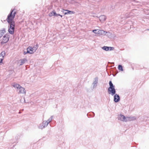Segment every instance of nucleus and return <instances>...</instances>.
<instances>
[{"mask_svg": "<svg viewBox=\"0 0 149 149\" xmlns=\"http://www.w3.org/2000/svg\"><path fill=\"white\" fill-rule=\"evenodd\" d=\"M118 119L124 122H126V117L121 114L119 115L118 116Z\"/></svg>", "mask_w": 149, "mask_h": 149, "instance_id": "obj_4", "label": "nucleus"}, {"mask_svg": "<svg viewBox=\"0 0 149 149\" xmlns=\"http://www.w3.org/2000/svg\"><path fill=\"white\" fill-rule=\"evenodd\" d=\"M107 35L108 36V37L109 38H111L112 37V33H111L110 32H107Z\"/></svg>", "mask_w": 149, "mask_h": 149, "instance_id": "obj_18", "label": "nucleus"}, {"mask_svg": "<svg viewBox=\"0 0 149 149\" xmlns=\"http://www.w3.org/2000/svg\"><path fill=\"white\" fill-rule=\"evenodd\" d=\"M98 81V78L97 77H95L94 79L93 83V88H95L97 87Z\"/></svg>", "mask_w": 149, "mask_h": 149, "instance_id": "obj_9", "label": "nucleus"}, {"mask_svg": "<svg viewBox=\"0 0 149 149\" xmlns=\"http://www.w3.org/2000/svg\"><path fill=\"white\" fill-rule=\"evenodd\" d=\"M109 87L108 88V93L112 96L114 95V101L116 102H118L120 100V98L118 95L116 94V91L115 86L113 85L111 81H109Z\"/></svg>", "mask_w": 149, "mask_h": 149, "instance_id": "obj_2", "label": "nucleus"}, {"mask_svg": "<svg viewBox=\"0 0 149 149\" xmlns=\"http://www.w3.org/2000/svg\"><path fill=\"white\" fill-rule=\"evenodd\" d=\"M148 30H149V29Z\"/></svg>", "mask_w": 149, "mask_h": 149, "instance_id": "obj_27", "label": "nucleus"}, {"mask_svg": "<svg viewBox=\"0 0 149 149\" xmlns=\"http://www.w3.org/2000/svg\"><path fill=\"white\" fill-rule=\"evenodd\" d=\"M12 86L17 90L19 93H25L24 88L18 84L14 83L13 84Z\"/></svg>", "mask_w": 149, "mask_h": 149, "instance_id": "obj_3", "label": "nucleus"}, {"mask_svg": "<svg viewBox=\"0 0 149 149\" xmlns=\"http://www.w3.org/2000/svg\"><path fill=\"white\" fill-rule=\"evenodd\" d=\"M118 69H119V70H121L122 71H123V70L122 66L121 65H119L118 66Z\"/></svg>", "mask_w": 149, "mask_h": 149, "instance_id": "obj_20", "label": "nucleus"}, {"mask_svg": "<svg viewBox=\"0 0 149 149\" xmlns=\"http://www.w3.org/2000/svg\"><path fill=\"white\" fill-rule=\"evenodd\" d=\"M5 55V51L2 52L0 54V63H2V61Z\"/></svg>", "mask_w": 149, "mask_h": 149, "instance_id": "obj_10", "label": "nucleus"}, {"mask_svg": "<svg viewBox=\"0 0 149 149\" xmlns=\"http://www.w3.org/2000/svg\"><path fill=\"white\" fill-rule=\"evenodd\" d=\"M99 29H95L92 31L95 34H98Z\"/></svg>", "mask_w": 149, "mask_h": 149, "instance_id": "obj_21", "label": "nucleus"}, {"mask_svg": "<svg viewBox=\"0 0 149 149\" xmlns=\"http://www.w3.org/2000/svg\"><path fill=\"white\" fill-rule=\"evenodd\" d=\"M20 63L19 65H21L26 62L27 61V60L26 58H23L20 60Z\"/></svg>", "mask_w": 149, "mask_h": 149, "instance_id": "obj_15", "label": "nucleus"}, {"mask_svg": "<svg viewBox=\"0 0 149 149\" xmlns=\"http://www.w3.org/2000/svg\"><path fill=\"white\" fill-rule=\"evenodd\" d=\"M99 19L101 22L105 21L106 19V16L104 15H101L99 17Z\"/></svg>", "mask_w": 149, "mask_h": 149, "instance_id": "obj_14", "label": "nucleus"}, {"mask_svg": "<svg viewBox=\"0 0 149 149\" xmlns=\"http://www.w3.org/2000/svg\"><path fill=\"white\" fill-rule=\"evenodd\" d=\"M102 49L106 51H108L109 50V47L104 46L102 47Z\"/></svg>", "mask_w": 149, "mask_h": 149, "instance_id": "obj_17", "label": "nucleus"}, {"mask_svg": "<svg viewBox=\"0 0 149 149\" xmlns=\"http://www.w3.org/2000/svg\"><path fill=\"white\" fill-rule=\"evenodd\" d=\"M49 15L50 17H52L53 16H60L61 17H62V15H61L60 14H56V12L54 11H52V12L49 13Z\"/></svg>", "mask_w": 149, "mask_h": 149, "instance_id": "obj_7", "label": "nucleus"}, {"mask_svg": "<svg viewBox=\"0 0 149 149\" xmlns=\"http://www.w3.org/2000/svg\"><path fill=\"white\" fill-rule=\"evenodd\" d=\"M45 121V123H47V125H48V124L50 122V121H48V120H47V121Z\"/></svg>", "mask_w": 149, "mask_h": 149, "instance_id": "obj_24", "label": "nucleus"}, {"mask_svg": "<svg viewBox=\"0 0 149 149\" xmlns=\"http://www.w3.org/2000/svg\"><path fill=\"white\" fill-rule=\"evenodd\" d=\"M127 17H125V18H127Z\"/></svg>", "mask_w": 149, "mask_h": 149, "instance_id": "obj_26", "label": "nucleus"}, {"mask_svg": "<svg viewBox=\"0 0 149 149\" xmlns=\"http://www.w3.org/2000/svg\"><path fill=\"white\" fill-rule=\"evenodd\" d=\"M107 32L104 31L102 30H99L98 34L101 35L105 36L106 35Z\"/></svg>", "mask_w": 149, "mask_h": 149, "instance_id": "obj_12", "label": "nucleus"}, {"mask_svg": "<svg viewBox=\"0 0 149 149\" xmlns=\"http://www.w3.org/2000/svg\"><path fill=\"white\" fill-rule=\"evenodd\" d=\"M136 117L135 116H130L126 117V122L130 121L136 119Z\"/></svg>", "mask_w": 149, "mask_h": 149, "instance_id": "obj_8", "label": "nucleus"}, {"mask_svg": "<svg viewBox=\"0 0 149 149\" xmlns=\"http://www.w3.org/2000/svg\"><path fill=\"white\" fill-rule=\"evenodd\" d=\"M32 48L34 50L33 51L35 52L36 49L38 48V45L36 44V45L34 46Z\"/></svg>", "mask_w": 149, "mask_h": 149, "instance_id": "obj_19", "label": "nucleus"}, {"mask_svg": "<svg viewBox=\"0 0 149 149\" xmlns=\"http://www.w3.org/2000/svg\"><path fill=\"white\" fill-rule=\"evenodd\" d=\"M63 10V12L65 15L68 14H71L73 13V11H71L68 10Z\"/></svg>", "mask_w": 149, "mask_h": 149, "instance_id": "obj_13", "label": "nucleus"}, {"mask_svg": "<svg viewBox=\"0 0 149 149\" xmlns=\"http://www.w3.org/2000/svg\"><path fill=\"white\" fill-rule=\"evenodd\" d=\"M47 123H46L45 121H43L42 123H40L38 126L39 129H42L47 126Z\"/></svg>", "mask_w": 149, "mask_h": 149, "instance_id": "obj_5", "label": "nucleus"}, {"mask_svg": "<svg viewBox=\"0 0 149 149\" xmlns=\"http://www.w3.org/2000/svg\"><path fill=\"white\" fill-rule=\"evenodd\" d=\"M109 50L110 51L114 49V48L113 47H109Z\"/></svg>", "mask_w": 149, "mask_h": 149, "instance_id": "obj_23", "label": "nucleus"}, {"mask_svg": "<svg viewBox=\"0 0 149 149\" xmlns=\"http://www.w3.org/2000/svg\"><path fill=\"white\" fill-rule=\"evenodd\" d=\"M1 63H0V64H1Z\"/></svg>", "mask_w": 149, "mask_h": 149, "instance_id": "obj_28", "label": "nucleus"}, {"mask_svg": "<svg viewBox=\"0 0 149 149\" xmlns=\"http://www.w3.org/2000/svg\"><path fill=\"white\" fill-rule=\"evenodd\" d=\"M9 38V37L8 35H4L3 36V40L1 42L3 43L7 42L8 41Z\"/></svg>", "mask_w": 149, "mask_h": 149, "instance_id": "obj_6", "label": "nucleus"}, {"mask_svg": "<svg viewBox=\"0 0 149 149\" xmlns=\"http://www.w3.org/2000/svg\"><path fill=\"white\" fill-rule=\"evenodd\" d=\"M6 32L5 30L4 29L0 31V38Z\"/></svg>", "mask_w": 149, "mask_h": 149, "instance_id": "obj_16", "label": "nucleus"}, {"mask_svg": "<svg viewBox=\"0 0 149 149\" xmlns=\"http://www.w3.org/2000/svg\"><path fill=\"white\" fill-rule=\"evenodd\" d=\"M27 52H29V53L30 54H32L35 52L33 51L34 50L31 47L29 46L27 49Z\"/></svg>", "mask_w": 149, "mask_h": 149, "instance_id": "obj_11", "label": "nucleus"}, {"mask_svg": "<svg viewBox=\"0 0 149 149\" xmlns=\"http://www.w3.org/2000/svg\"><path fill=\"white\" fill-rule=\"evenodd\" d=\"M53 118V116H52L48 120L50 122H51Z\"/></svg>", "mask_w": 149, "mask_h": 149, "instance_id": "obj_22", "label": "nucleus"}, {"mask_svg": "<svg viewBox=\"0 0 149 149\" xmlns=\"http://www.w3.org/2000/svg\"><path fill=\"white\" fill-rule=\"evenodd\" d=\"M16 14V12L14 10H11L6 19L7 21L10 24L8 31L11 34H13L14 33L15 23L13 20L15 17Z\"/></svg>", "mask_w": 149, "mask_h": 149, "instance_id": "obj_1", "label": "nucleus"}, {"mask_svg": "<svg viewBox=\"0 0 149 149\" xmlns=\"http://www.w3.org/2000/svg\"><path fill=\"white\" fill-rule=\"evenodd\" d=\"M27 53H29V52H27V51L26 52V51H24V54H27Z\"/></svg>", "mask_w": 149, "mask_h": 149, "instance_id": "obj_25", "label": "nucleus"}]
</instances>
